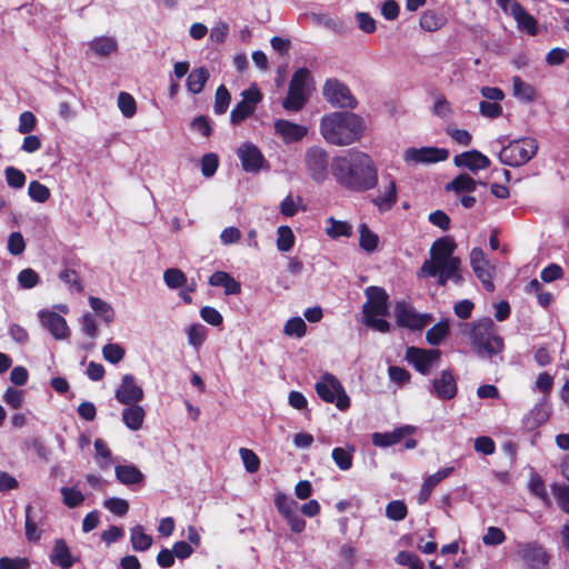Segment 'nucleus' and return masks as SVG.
I'll return each mask as SVG.
<instances>
[{
    "instance_id": "5fc2aeb1",
    "label": "nucleus",
    "mask_w": 569,
    "mask_h": 569,
    "mask_svg": "<svg viewBox=\"0 0 569 569\" xmlns=\"http://www.w3.org/2000/svg\"><path fill=\"white\" fill-rule=\"evenodd\" d=\"M396 562L400 566H407L409 569H422L423 562L420 558L410 551H399L396 556Z\"/></svg>"
},
{
    "instance_id": "2f4dec72",
    "label": "nucleus",
    "mask_w": 569,
    "mask_h": 569,
    "mask_svg": "<svg viewBox=\"0 0 569 569\" xmlns=\"http://www.w3.org/2000/svg\"><path fill=\"white\" fill-rule=\"evenodd\" d=\"M450 333V325L448 319H442L433 325L426 332V340L431 346H439Z\"/></svg>"
},
{
    "instance_id": "de8ad7c7",
    "label": "nucleus",
    "mask_w": 569,
    "mask_h": 569,
    "mask_svg": "<svg viewBox=\"0 0 569 569\" xmlns=\"http://www.w3.org/2000/svg\"><path fill=\"white\" fill-rule=\"evenodd\" d=\"M408 515V508L402 500L390 501L386 507V516L393 521H401Z\"/></svg>"
},
{
    "instance_id": "e433bc0d",
    "label": "nucleus",
    "mask_w": 569,
    "mask_h": 569,
    "mask_svg": "<svg viewBox=\"0 0 569 569\" xmlns=\"http://www.w3.org/2000/svg\"><path fill=\"white\" fill-rule=\"evenodd\" d=\"M89 303L97 316L101 317L107 323L114 320V310L108 302L91 296L89 297Z\"/></svg>"
},
{
    "instance_id": "a878e982",
    "label": "nucleus",
    "mask_w": 569,
    "mask_h": 569,
    "mask_svg": "<svg viewBox=\"0 0 569 569\" xmlns=\"http://www.w3.org/2000/svg\"><path fill=\"white\" fill-rule=\"evenodd\" d=\"M478 184L485 186L483 182L475 180L469 174L460 173L445 186V190L456 193L473 192Z\"/></svg>"
},
{
    "instance_id": "20e7f679",
    "label": "nucleus",
    "mask_w": 569,
    "mask_h": 569,
    "mask_svg": "<svg viewBox=\"0 0 569 569\" xmlns=\"http://www.w3.org/2000/svg\"><path fill=\"white\" fill-rule=\"evenodd\" d=\"M367 301L362 306L365 323L379 331L387 333L390 330V323L383 319L388 315L387 291L381 287L371 286L366 289Z\"/></svg>"
},
{
    "instance_id": "13d9d810",
    "label": "nucleus",
    "mask_w": 569,
    "mask_h": 569,
    "mask_svg": "<svg viewBox=\"0 0 569 569\" xmlns=\"http://www.w3.org/2000/svg\"><path fill=\"white\" fill-rule=\"evenodd\" d=\"M274 506L278 512L283 517L284 515L298 509V503L293 499L289 498L283 492H278L274 496Z\"/></svg>"
},
{
    "instance_id": "e2e57ef3",
    "label": "nucleus",
    "mask_w": 569,
    "mask_h": 569,
    "mask_svg": "<svg viewBox=\"0 0 569 569\" xmlns=\"http://www.w3.org/2000/svg\"><path fill=\"white\" fill-rule=\"evenodd\" d=\"M479 112L485 118L497 119L502 114V107L498 101L482 100L479 103Z\"/></svg>"
},
{
    "instance_id": "680f3d73",
    "label": "nucleus",
    "mask_w": 569,
    "mask_h": 569,
    "mask_svg": "<svg viewBox=\"0 0 569 569\" xmlns=\"http://www.w3.org/2000/svg\"><path fill=\"white\" fill-rule=\"evenodd\" d=\"M18 282L23 289H32L40 282V277L33 269L26 268L19 272Z\"/></svg>"
},
{
    "instance_id": "69168bd1",
    "label": "nucleus",
    "mask_w": 569,
    "mask_h": 569,
    "mask_svg": "<svg viewBox=\"0 0 569 569\" xmlns=\"http://www.w3.org/2000/svg\"><path fill=\"white\" fill-rule=\"evenodd\" d=\"M23 390L9 387L3 395V401L12 409H19L23 403Z\"/></svg>"
},
{
    "instance_id": "603ef678",
    "label": "nucleus",
    "mask_w": 569,
    "mask_h": 569,
    "mask_svg": "<svg viewBox=\"0 0 569 569\" xmlns=\"http://www.w3.org/2000/svg\"><path fill=\"white\" fill-rule=\"evenodd\" d=\"M309 74L310 72L307 68H299L298 70H296L290 80L289 90L299 92L301 94H306L305 87L309 78Z\"/></svg>"
},
{
    "instance_id": "bb28decb",
    "label": "nucleus",
    "mask_w": 569,
    "mask_h": 569,
    "mask_svg": "<svg viewBox=\"0 0 569 569\" xmlns=\"http://www.w3.org/2000/svg\"><path fill=\"white\" fill-rule=\"evenodd\" d=\"M397 184L393 179H390L383 193L373 198L371 202L379 209V211L383 212L390 210L397 203Z\"/></svg>"
},
{
    "instance_id": "39448f33",
    "label": "nucleus",
    "mask_w": 569,
    "mask_h": 569,
    "mask_svg": "<svg viewBox=\"0 0 569 569\" xmlns=\"http://www.w3.org/2000/svg\"><path fill=\"white\" fill-rule=\"evenodd\" d=\"M538 141L531 137H525L510 141L499 152L501 163L509 167H520L529 162L538 151Z\"/></svg>"
},
{
    "instance_id": "49530a36",
    "label": "nucleus",
    "mask_w": 569,
    "mask_h": 569,
    "mask_svg": "<svg viewBox=\"0 0 569 569\" xmlns=\"http://www.w3.org/2000/svg\"><path fill=\"white\" fill-rule=\"evenodd\" d=\"M118 107L126 118H132L137 112L134 98L128 92H120L118 96Z\"/></svg>"
},
{
    "instance_id": "ddd939ff",
    "label": "nucleus",
    "mask_w": 569,
    "mask_h": 569,
    "mask_svg": "<svg viewBox=\"0 0 569 569\" xmlns=\"http://www.w3.org/2000/svg\"><path fill=\"white\" fill-rule=\"evenodd\" d=\"M237 156L241 161L242 170L246 172L256 173L267 166L264 156L252 142H243L237 149Z\"/></svg>"
},
{
    "instance_id": "5701e85b",
    "label": "nucleus",
    "mask_w": 569,
    "mask_h": 569,
    "mask_svg": "<svg viewBox=\"0 0 569 569\" xmlns=\"http://www.w3.org/2000/svg\"><path fill=\"white\" fill-rule=\"evenodd\" d=\"M510 14L517 22L519 30L526 31L529 36L538 34V22L536 18L527 12V10L517 1L510 6Z\"/></svg>"
},
{
    "instance_id": "052dcab7",
    "label": "nucleus",
    "mask_w": 569,
    "mask_h": 569,
    "mask_svg": "<svg viewBox=\"0 0 569 569\" xmlns=\"http://www.w3.org/2000/svg\"><path fill=\"white\" fill-rule=\"evenodd\" d=\"M59 279L63 281L66 284L70 286L74 291L81 293L83 291V286L80 280L78 272L73 269H64L59 273Z\"/></svg>"
},
{
    "instance_id": "a211bd4d",
    "label": "nucleus",
    "mask_w": 569,
    "mask_h": 569,
    "mask_svg": "<svg viewBox=\"0 0 569 569\" xmlns=\"http://www.w3.org/2000/svg\"><path fill=\"white\" fill-rule=\"evenodd\" d=\"M116 399L122 405L138 403L143 399V390L136 385L132 375H124L122 377L119 388L116 390Z\"/></svg>"
},
{
    "instance_id": "58836bf2",
    "label": "nucleus",
    "mask_w": 569,
    "mask_h": 569,
    "mask_svg": "<svg viewBox=\"0 0 569 569\" xmlns=\"http://www.w3.org/2000/svg\"><path fill=\"white\" fill-rule=\"evenodd\" d=\"M277 248L280 252H288L295 246V234L289 226L278 228Z\"/></svg>"
},
{
    "instance_id": "774afa93",
    "label": "nucleus",
    "mask_w": 569,
    "mask_h": 569,
    "mask_svg": "<svg viewBox=\"0 0 569 569\" xmlns=\"http://www.w3.org/2000/svg\"><path fill=\"white\" fill-rule=\"evenodd\" d=\"M553 496L560 509L569 513V486L560 485L553 487Z\"/></svg>"
},
{
    "instance_id": "0e129e2a",
    "label": "nucleus",
    "mask_w": 569,
    "mask_h": 569,
    "mask_svg": "<svg viewBox=\"0 0 569 569\" xmlns=\"http://www.w3.org/2000/svg\"><path fill=\"white\" fill-rule=\"evenodd\" d=\"M239 453L247 471H249L250 473L258 471L260 467V460L259 457L251 449L241 448L239 450Z\"/></svg>"
},
{
    "instance_id": "dca6fc26",
    "label": "nucleus",
    "mask_w": 569,
    "mask_h": 569,
    "mask_svg": "<svg viewBox=\"0 0 569 569\" xmlns=\"http://www.w3.org/2000/svg\"><path fill=\"white\" fill-rule=\"evenodd\" d=\"M432 393L440 400H451L458 393V385L453 372L443 370L439 378L432 381Z\"/></svg>"
},
{
    "instance_id": "cd10ccee",
    "label": "nucleus",
    "mask_w": 569,
    "mask_h": 569,
    "mask_svg": "<svg viewBox=\"0 0 569 569\" xmlns=\"http://www.w3.org/2000/svg\"><path fill=\"white\" fill-rule=\"evenodd\" d=\"M127 406L128 408L122 411V420L130 430L137 431L142 427L146 416L144 410L137 403Z\"/></svg>"
},
{
    "instance_id": "7ed1b4c3",
    "label": "nucleus",
    "mask_w": 569,
    "mask_h": 569,
    "mask_svg": "<svg viewBox=\"0 0 569 569\" xmlns=\"http://www.w3.org/2000/svg\"><path fill=\"white\" fill-rule=\"evenodd\" d=\"M461 332L470 339L479 356L491 357L500 353L505 348L503 339L497 335L496 325L491 318L466 322L461 326Z\"/></svg>"
},
{
    "instance_id": "b1692460",
    "label": "nucleus",
    "mask_w": 569,
    "mask_h": 569,
    "mask_svg": "<svg viewBox=\"0 0 569 569\" xmlns=\"http://www.w3.org/2000/svg\"><path fill=\"white\" fill-rule=\"evenodd\" d=\"M208 282L212 287L223 288L224 295L227 296H234L241 292V283L226 271L213 272L209 277Z\"/></svg>"
},
{
    "instance_id": "8fccbe9b",
    "label": "nucleus",
    "mask_w": 569,
    "mask_h": 569,
    "mask_svg": "<svg viewBox=\"0 0 569 569\" xmlns=\"http://www.w3.org/2000/svg\"><path fill=\"white\" fill-rule=\"evenodd\" d=\"M124 355L126 350L119 343H107L102 348L103 358L112 365L119 363L124 358Z\"/></svg>"
},
{
    "instance_id": "c03bdc74",
    "label": "nucleus",
    "mask_w": 569,
    "mask_h": 569,
    "mask_svg": "<svg viewBox=\"0 0 569 569\" xmlns=\"http://www.w3.org/2000/svg\"><path fill=\"white\" fill-rule=\"evenodd\" d=\"M60 492L68 508H77L84 501L83 493L77 487H62Z\"/></svg>"
},
{
    "instance_id": "1a4fd4ad",
    "label": "nucleus",
    "mask_w": 569,
    "mask_h": 569,
    "mask_svg": "<svg viewBox=\"0 0 569 569\" xmlns=\"http://www.w3.org/2000/svg\"><path fill=\"white\" fill-rule=\"evenodd\" d=\"M456 248L457 244L451 238L442 237L437 239L431 246L430 258L425 260L421 268L430 269L435 272L433 266L448 262L452 259H460L453 256Z\"/></svg>"
},
{
    "instance_id": "4d7b16f0",
    "label": "nucleus",
    "mask_w": 569,
    "mask_h": 569,
    "mask_svg": "<svg viewBox=\"0 0 569 569\" xmlns=\"http://www.w3.org/2000/svg\"><path fill=\"white\" fill-rule=\"evenodd\" d=\"M103 507L118 517H123L129 511V502L122 498H109L103 501Z\"/></svg>"
},
{
    "instance_id": "4468645a",
    "label": "nucleus",
    "mask_w": 569,
    "mask_h": 569,
    "mask_svg": "<svg viewBox=\"0 0 569 569\" xmlns=\"http://www.w3.org/2000/svg\"><path fill=\"white\" fill-rule=\"evenodd\" d=\"M449 151L443 148L422 147L409 148L405 151V160L416 163H436L447 160Z\"/></svg>"
},
{
    "instance_id": "9b49d317",
    "label": "nucleus",
    "mask_w": 569,
    "mask_h": 569,
    "mask_svg": "<svg viewBox=\"0 0 569 569\" xmlns=\"http://www.w3.org/2000/svg\"><path fill=\"white\" fill-rule=\"evenodd\" d=\"M439 349H422L409 347L406 351V359L421 375H428L432 366L440 359Z\"/></svg>"
},
{
    "instance_id": "72a5a7b5",
    "label": "nucleus",
    "mask_w": 569,
    "mask_h": 569,
    "mask_svg": "<svg viewBox=\"0 0 569 569\" xmlns=\"http://www.w3.org/2000/svg\"><path fill=\"white\" fill-rule=\"evenodd\" d=\"M359 247L369 253L376 251L379 244L378 234L371 231L367 223L359 226Z\"/></svg>"
},
{
    "instance_id": "473e14b6",
    "label": "nucleus",
    "mask_w": 569,
    "mask_h": 569,
    "mask_svg": "<svg viewBox=\"0 0 569 569\" xmlns=\"http://www.w3.org/2000/svg\"><path fill=\"white\" fill-rule=\"evenodd\" d=\"M130 541L134 551H146L151 547L153 539L144 532L141 525H137L130 530Z\"/></svg>"
},
{
    "instance_id": "f257e3e1",
    "label": "nucleus",
    "mask_w": 569,
    "mask_h": 569,
    "mask_svg": "<svg viewBox=\"0 0 569 569\" xmlns=\"http://www.w3.org/2000/svg\"><path fill=\"white\" fill-rule=\"evenodd\" d=\"M331 173L342 188L363 192L373 189L378 183V170L371 157L360 150H350L336 157L331 164Z\"/></svg>"
},
{
    "instance_id": "c9c22d12",
    "label": "nucleus",
    "mask_w": 569,
    "mask_h": 569,
    "mask_svg": "<svg viewBox=\"0 0 569 569\" xmlns=\"http://www.w3.org/2000/svg\"><path fill=\"white\" fill-rule=\"evenodd\" d=\"M549 418L542 405H536L523 419V426L528 430H535L543 425Z\"/></svg>"
},
{
    "instance_id": "864d4df0",
    "label": "nucleus",
    "mask_w": 569,
    "mask_h": 569,
    "mask_svg": "<svg viewBox=\"0 0 569 569\" xmlns=\"http://www.w3.org/2000/svg\"><path fill=\"white\" fill-rule=\"evenodd\" d=\"M32 506L26 507V538L30 542H37L41 539V531L38 529L36 522L31 519Z\"/></svg>"
},
{
    "instance_id": "aec40b11",
    "label": "nucleus",
    "mask_w": 569,
    "mask_h": 569,
    "mask_svg": "<svg viewBox=\"0 0 569 569\" xmlns=\"http://www.w3.org/2000/svg\"><path fill=\"white\" fill-rule=\"evenodd\" d=\"M453 162L457 167L467 168L472 172L485 170L491 164L490 159L476 149L457 154Z\"/></svg>"
},
{
    "instance_id": "2eb2a0df",
    "label": "nucleus",
    "mask_w": 569,
    "mask_h": 569,
    "mask_svg": "<svg viewBox=\"0 0 569 569\" xmlns=\"http://www.w3.org/2000/svg\"><path fill=\"white\" fill-rule=\"evenodd\" d=\"M41 325L54 337L57 340H64L70 336V329L66 319L54 311L41 310L39 312Z\"/></svg>"
},
{
    "instance_id": "393cba45",
    "label": "nucleus",
    "mask_w": 569,
    "mask_h": 569,
    "mask_svg": "<svg viewBox=\"0 0 569 569\" xmlns=\"http://www.w3.org/2000/svg\"><path fill=\"white\" fill-rule=\"evenodd\" d=\"M117 480L126 486L138 485L143 481V473L133 465H118L114 468Z\"/></svg>"
},
{
    "instance_id": "f03ea898",
    "label": "nucleus",
    "mask_w": 569,
    "mask_h": 569,
    "mask_svg": "<svg viewBox=\"0 0 569 569\" xmlns=\"http://www.w3.org/2000/svg\"><path fill=\"white\" fill-rule=\"evenodd\" d=\"M365 129L363 119L349 111L331 112L323 116L320 122L322 137L335 146H349L360 140Z\"/></svg>"
},
{
    "instance_id": "a19ab883",
    "label": "nucleus",
    "mask_w": 569,
    "mask_h": 569,
    "mask_svg": "<svg viewBox=\"0 0 569 569\" xmlns=\"http://www.w3.org/2000/svg\"><path fill=\"white\" fill-rule=\"evenodd\" d=\"M164 283L170 289H178L187 284L184 272L178 268H169L163 273Z\"/></svg>"
},
{
    "instance_id": "c756f323",
    "label": "nucleus",
    "mask_w": 569,
    "mask_h": 569,
    "mask_svg": "<svg viewBox=\"0 0 569 569\" xmlns=\"http://www.w3.org/2000/svg\"><path fill=\"white\" fill-rule=\"evenodd\" d=\"M209 77L210 73L206 67L193 69L187 78L188 90L193 94L200 93L209 80Z\"/></svg>"
},
{
    "instance_id": "09e8293b",
    "label": "nucleus",
    "mask_w": 569,
    "mask_h": 569,
    "mask_svg": "<svg viewBox=\"0 0 569 569\" xmlns=\"http://www.w3.org/2000/svg\"><path fill=\"white\" fill-rule=\"evenodd\" d=\"M254 111L256 110L251 106H248L247 102L239 101L230 112V121L232 124H240L252 116Z\"/></svg>"
},
{
    "instance_id": "c85d7f7f",
    "label": "nucleus",
    "mask_w": 569,
    "mask_h": 569,
    "mask_svg": "<svg viewBox=\"0 0 569 569\" xmlns=\"http://www.w3.org/2000/svg\"><path fill=\"white\" fill-rule=\"evenodd\" d=\"M447 23L445 14L439 13L435 10H426L422 12L419 19L421 29L428 32H435L440 30Z\"/></svg>"
},
{
    "instance_id": "bf43d9fd",
    "label": "nucleus",
    "mask_w": 569,
    "mask_h": 569,
    "mask_svg": "<svg viewBox=\"0 0 569 569\" xmlns=\"http://www.w3.org/2000/svg\"><path fill=\"white\" fill-rule=\"evenodd\" d=\"M219 167V158L216 153H206L201 158V173L206 178L212 177Z\"/></svg>"
},
{
    "instance_id": "4c0bfd02",
    "label": "nucleus",
    "mask_w": 569,
    "mask_h": 569,
    "mask_svg": "<svg viewBox=\"0 0 569 569\" xmlns=\"http://www.w3.org/2000/svg\"><path fill=\"white\" fill-rule=\"evenodd\" d=\"M90 48L100 57H107L114 52L118 48L117 41L110 37L96 38L91 43Z\"/></svg>"
},
{
    "instance_id": "a18cd8bd",
    "label": "nucleus",
    "mask_w": 569,
    "mask_h": 569,
    "mask_svg": "<svg viewBox=\"0 0 569 569\" xmlns=\"http://www.w3.org/2000/svg\"><path fill=\"white\" fill-rule=\"evenodd\" d=\"M307 102V96L288 89L282 107L288 111L298 112Z\"/></svg>"
},
{
    "instance_id": "6ab92c4d",
    "label": "nucleus",
    "mask_w": 569,
    "mask_h": 569,
    "mask_svg": "<svg viewBox=\"0 0 569 569\" xmlns=\"http://www.w3.org/2000/svg\"><path fill=\"white\" fill-rule=\"evenodd\" d=\"M49 560L61 569H70L80 561V557L73 555L66 540L60 538L54 541Z\"/></svg>"
},
{
    "instance_id": "f8f14e48",
    "label": "nucleus",
    "mask_w": 569,
    "mask_h": 569,
    "mask_svg": "<svg viewBox=\"0 0 569 569\" xmlns=\"http://www.w3.org/2000/svg\"><path fill=\"white\" fill-rule=\"evenodd\" d=\"M395 316L397 325L401 328L410 330H421L431 320L430 315H419L413 308L409 307L406 302H397L395 307Z\"/></svg>"
},
{
    "instance_id": "9d476101",
    "label": "nucleus",
    "mask_w": 569,
    "mask_h": 569,
    "mask_svg": "<svg viewBox=\"0 0 569 569\" xmlns=\"http://www.w3.org/2000/svg\"><path fill=\"white\" fill-rule=\"evenodd\" d=\"M306 164L312 180L320 183L328 177L329 154L320 147H312L306 153Z\"/></svg>"
},
{
    "instance_id": "37998d69",
    "label": "nucleus",
    "mask_w": 569,
    "mask_h": 569,
    "mask_svg": "<svg viewBox=\"0 0 569 569\" xmlns=\"http://www.w3.org/2000/svg\"><path fill=\"white\" fill-rule=\"evenodd\" d=\"M331 457L337 467L342 471L349 470L352 467L353 457L350 450L341 447L333 448Z\"/></svg>"
},
{
    "instance_id": "6e6552de",
    "label": "nucleus",
    "mask_w": 569,
    "mask_h": 569,
    "mask_svg": "<svg viewBox=\"0 0 569 569\" xmlns=\"http://www.w3.org/2000/svg\"><path fill=\"white\" fill-rule=\"evenodd\" d=\"M322 94L335 107L355 109L358 104L350 89L338 79H328L323 86Z\"/></svg>"
},
{
    "instance_id": "338daca9",
    "label": "nucleus",
    "mask_w": 569,
    "mask_h": 569,
    "mask_svg": "<svg viewBox=\"0 0 569 569\" xmlns=\"http://www.w3.org/2000/svg\"><path fill=\"white\" fill-rule=\"evenodd\" d=\"M37 118L31 111H24L19 117L18 131L28 134L36 129Z\"/></svg>"
},
{
    "instance_id": "4be33fe9",
    "label": "nucleus",
    "mask_w": 569,
    "mask_h": 569,
    "mask_svg": "<svg viewBox=\"0 0 569 569\" xmlns=\"http://www.w3.org/2000/svg\"><path fill=\"white\" fill-rule=\"evenodd\" d=\"M413 426H402L393 429L391 432H375L372 435V443L377 447L387 448L399 443L402 439L415 433Z\"/></svg>"
},
{
    "instance_id": "f704fd0d",
    "label": "nucleus",
    "mask_w": 569,
    "mask_h": 569,
    "mask_svg": "<svg viewBox=\"0 0 569 569\" xmlns=\"http://www.w3.org/2000/svg\"><path fill=\"white\" fill-rule=\"evenodd\" d=\"M326 222V232L331 239L350 237L352 234V227L347 221H341L335 219L333 217H329Z\"/></svg>"
},
{
    "instance_id": "79ce46f5",
    "label": "nucleus",
    "mask_w": 569,
    "mask_h": 569,
    "mask_svg": "<svg viewBox=\"0 0 569 569\" xmlns=\"http://www.w3.org/2000/svg\"><path fill=\"white\" fill-rule=\"evenodd\" d=\"M28 194L33 201L43 203L49 200L51 192L46 184L38 180H32L28 187Z\"/></svg>"
},
{
    "instance_id": "423d86ee",
    "label": "nucleus",
    "mask_w": 569,
    "mask_h": 569,
    "mask_svg": "<svg viewBox=\"0 0 569 569\" xmlns=\"http://www.w3.org/2000/svg\"><path fill=\"white\" fill-rule=\"evenodd\" d=\"M315 389L322 401L335 403L339 410L346 411L350 408L349 396L342 383L332 373H325L321 379L316 382Z\"/></svg>"
},
{
    "instance_id": "6e6d98bb",
    "label": "nucleus",
    "mask_w": 569,
    "mask_h": 569,
    "mask_svg": "<svg viewBox=\"0 0 569 569\" xmlns=\"http://www.w3.org/2000/svg\"><path fill=\"white\" fill-rule=\"evenodd\" d=\"M4 174L8 186L13 189H20L26 184V174L18 168L7 167Z\"/></svg>"
},
{
    "instance_id": "f3484780",
    "label": "nucleus",
    "mask_w": 569,
    "mask_h": 569,
    "mask_svg": "<svg viewBox=\"0 0 569 569\" xmlns=\"http://www.w3.org/2000/svg\"><path fill=\"white\" fill-rule=\"evenodd\" d=\"M461 259H452L448 262H442L440 264H436L435 272L430 269L420 268L418 272V277H436L437 273L443 274L448 280H452L457 286H461L463 283V277L460 270Z\"/></svg>"
},
{
    "instance_id": "0eeeda50",
    "label": "nucleus",
    "mask_w": 569,
    "mask_h": 569,
    "mask_svg": "<svg viewBox=\"0 0 569 569\" xmlns=\"http://www.w3.org/2000/svg\"><path fill=\"white\" fill-rule=\"evenodd\" d=\"M516 557L525 569H548L550 555L537 541L518 542Z\"/></svg>"
},
{
    "instance_id": "3c124183",
    "label": "nucleus",
    "mask_w": 569,
    "mask_h": 569,
    "mask_svg": "<svg viewBox=\"0 0 569 569\" xmlns=\"http://www.w3.org/2000/svg\"><path fill=\"white\" fill-rule=\"evenodd\" d=\"M283 332L290 337L302 338L307 332V325L300 317H293L286 322Z\"/></svg>"
},
{
    "instance_id": "7c9ffc66",
    "label": "nucleus",
    "mask_w": 569,
    "mask_h": 569,
    "mask_svg": "<svg viewBox=\"0 0 569 569\" xmlns=\"http://www.w3.org/2000/svg\"><path fill=\"white\" fill-rule=\"evenodd\" d=\"M513 96L525 102H532L537 98V90L533 86L525 82L519 76L512 77Z\"/></svg>"
},
{
    "instance_id": "ea45409f",
    "label": "nucleus",
    "mask_w": 569,
    "mask_h": 569,
    "mask_svg": "<svg viewBox=\"0 0 569 569\" xmlns=\"http://www.w3.org/2000/svg\"><path fill=\"white\" fill-rule=\"evenodd\" d=\"M231 96L224 84H220L216 90L213 111L216 114H223L230 104Z\"/></svg>"
},
{
    "instance_id": "412c9836",
    "label": "nucleus",
    "mask_w": 569,
    "mask_h": 569,
    "mask_svg": "<svg viewBox=\"0 0 569 569\" xmlns=\"http://www.w3.org/2000/svg\"><path fill=\"white\" fill-rule=\"evenodd\" d=\"M274 132L280 136L286 143H292L302 140L307 136L308 130L305 126L286 119H278L274 122Z\"/></svg>"
}]
</instances>
